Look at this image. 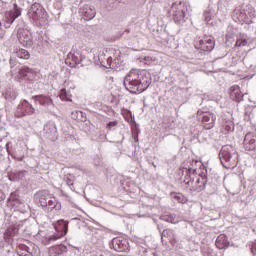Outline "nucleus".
<instances>
[{"instance_id":"f257e3e1","label":"nucleus","mask_w":256,"mask_h":256,"mask_svg":"<svg viewBox=\"0 0 256 256\" xmlns=\"http://www.w3.org/2000/svg\"><path fill=\"white\" fill-rule=\"evenodd\" d=\"M151 81L147 78L145 71L132 69L124 78V86L129 93L137 94L147 91Z\"/></svg>"},{"instance_id":"f03ea898","label":"nucleus","mask_w":256,"mask_h":256,"mask_svg":"<svg viewBox=\"0 0 256 256\" xmlns=\"http://www.w3.org/2000/svg\"><path fill=\"white\" fill-rule=\"evenodd\" d=\"M166 9L168 15L173 17L176 25H183L185 23L186 12L189 11V4L181 0H167Z\"/></svg>"},{"instance_id":"7ed1b4c3","label":"nucleus","mask_w":256,"mask_h":256,"mask_svg":"<svg viewBox=\"0 0 256 256\" xmlns=\"http://www.w3.org/2000/svg\"><path fill=\"white\" fill-rule=\"evenodd\" d=\"M184 186L190 193H201V191H205L207 187V169L203 168V171L199 174V178L192 176H185L184 178Z\"/></svg>"},{"instance_id":"20e7f679","label":"nucleus","mask_w":256,"mask_h":256,"mask_svg":"<svg viewBox=\"0 0 256 256\" xmlns=\"http://www.w3.org/2000/svg\"><path fill=\"white\" fill-rule=\"evenodd\" d=\"M220 161L223 167L225 169H235L237 166V158L239 155H237V152H235V149L231 146H224L222 147L220 153H219Z\"/></svg>"},{"instance_id":"39448f33","label":"nucleus","mask_w":256,"mask_h":256,"mask_svg":"<svg viewBox=\"0 0 256 256\" xmlns=\"http://www.w3.org/2000/svg\"><path fill=\"white\" fill-rule=\"evenodd\" d=\"M27 15L29 19H32L34 23H37L38 25H45V23H47V19H49L45 8H42L41 5L37 3L31 6Z\"/></svg>"},{"instance_id":"423d86ee","label":"nucleus","mask_w":256,"mask_h":256,"mask_svg":"<svg viewBox=\"0 0 256 256\" xmlns=\"http://www.w3.org/2000/svg\"><path fill=\"white\" fill-rule=\"evenodd\" d=\"M53 228L55 229L56 233L46 238L48 244L55 243V241H58V239H61L67 235V232L69 231V222L63 219L58 220L53 223Z\"/></svg>"},{"instance_id":"0eeeda50","label":"nucleus","mask_w":256,"mask_h":256,"mask_svg":"<svg viewBox=\"0 0 256 256\" xmlns=\"http://www.w3.org/2000/svg\"><path fill=\"white\" fill-rule=\"evenodd\" d=\"M22 13H23V8L19 7L17 3H14L13 9H11L10 11H6L4 13L3 22L6 29H9V27H11V24L15 23V20L21 17Z\"/></svg>"},{"instance_id":"6e6552de","label":"nucleus","mask_w":256,"mask_h":256,"mask_svg":"<svg viewBox=\"0 0 256 256\" xmlns=\"http://www.w3.org/2000/svg\"><path fill=\"white\" fill-rule=\"evenodd\" d=\"M197 119L201 121L204 129H213V127H215V122L217 121V116L213 112L198 110Z\"/></svg>"},{"instance_id":"1a4fd4ad","label":"nucleus","mask_w":256,"mask_h":256,"mask_svg":"<svg viewBox=\"0 0 256 256\" xmlns=\"http://www.w3.org/2000/svg\"><path fill=\"white\" fill-rule=\"evenodd\" d=\"M232 17L236 23H249V17H255V11L253 8L251 9V12H246L241 8H236Z\"/></svg>"},{"instance_id":"9d476101","label":"nucleus","mask_w":256,"mask_h":256,"mask_svg":"<svg viewBox=\"0 0 256 256\" xmlns=\"http://www.w3.org/2000/svg\"><path fill=\"white\" fill-rule=\"evenodd\" d=\"M111 249L117 251L118 253H123L125 251H130L129 241L123 237H116L110 242Z\"/></svg>"},{"instance_id":"9b49d317","label":"nucleus","mask_w":256,"mask_h":256,"mask_svg":"<svg viewBox=\"0 0 256 256\" xmlns=\"http://www.w3.org/2000/svg\"><path fill=\"white\" fill-rule=\"evenodd\" d=\"M36 73L33 69L29 68L28 66H23L19 72L18 75L15 76L16 81H28V83H31L32 81H35Z\"/></svg>"},{"instance_id":"f8f14e48","label":"nucleus","mask_w":256,"mask_h":256,"mask_svg":"<svg viewBox=\"0 0 256 256\" xmlns=\"http://www.w3.org/2000/svg\"><path fill=\"white\" fill-rule=\"evenodd\" d=\"M35 113V108L33 104L29 103L27 100H22L18 105L16 110V117H25L27 115H33Z\"/></svg>"},{"instance_id":"ddd939ff","label":"nucleus","mask_w":256,"mask_h":256,"mask_svg":"<svg viewBox=\"0 0 256 256\" xmlns=\"http://www.w3.org/2000/svg\"><path fill=\"white\" fill-rule=\"evenodd\" d=\"M17 37L23 47H31L33 45V36L29 30L19 28Z\"/></svg>"},{"instance_id":"4468645a","label":"nucleus","mask_w":256,"mask_h":256,"mask_svg":"<svg viewBox=\"0 0 256 256\" xmlns=\"http://www.w3.org/2000/svg\"><path fill=\"white\" fill-rule=\"evenodd\" d=\"M44 137L49 141H56L57 137H59L55 122L50 121L44 126Z\"/></svg>"},{"instance_id":"2eb2a0df","label":"nucleus","mask_w":256,"mask_h":256,"mask_svg":"<svg viewBox=\"0 0 256 256\" xmlns=\"http://www.w3.org/2000/svg\"><path fill=\"white\" fill-rule=\"evenodd\" d=\"M81 61H83V57L79 52H70L65 60V63L74 69V67L80 65Z\"/></svg>"},{"instance_id":"dca6fc26","label":"nucleus","mask_w":256,"mask_h":256,"mask_svg":"<svg viewBox=\"0 0 256 256\" xmlns=\"http://www.w3.org/2000/svg\"><path fill=\"white\" fill-rule=\"evenodd\" d=\"M228 93L230 98L236 103H241L243 101V92H241V88L239 85H233L229 88Z\"/></svg>"},{"instance_id":"f3484780","label":"nucleus","mask_w":256,"mask_h":256,"mask_svg":"<svg viewBox=\"0 0 256 256\" xmlns=\"http://www.w3.org/2000/svg\"><path fill=\"white\" fill-rule=\"evenodd\" d=\"M32 99L35 101V103H39V105L45 108L53 105V99H51V96L41 94L33 96Z\"/></svg>"},{"instance_id":"a211bd4d","label":"nucleus","mask_w":256,"mask_h":256,"mask_svg":"<svg viewBox=\"0 0 256 256\" xmlns=\"http://www.w3.org/2000/svg\"><path fill=\"white\" fill-rule=\"evenodd\" d=\"M199 45L201 51H213L215 49V41L211 38L200 40Z\"/></svg>"},{"instance_id":"6ab92c4d","label":"nucleus","mask_w":256,"mask_h":256,"mask_svg":"<svg viewBox=\"0 0 256 256\" xmlns=\"http://www.w3.org/2000/svg\"><path fill=\"white\" fill-rule=\"evenodd\" d=\"M36 199L38 200V203L41 205V207H47V202L51 199V195L49 192L44 190L36 195Z\"/></svg>"},{"instance_id":"aec40b11","label":"nucleus","mask_w":256,"mask_h":256,"mask_svg":"<svg viewBox=\"0 0 256 256\" xmlns=\"http://www.w3.org/2000/svg\"><path fill=\"white\" fill-rule=\"evenodd\" d=\"M251 137V134H247L244 138V147L246 151H255L256 141Z\"/></svg>"},{"instance_id":"412c9836","label":"nucleus","mask_w":256,"mask_h":256,"mask_svg":"<svg viewBox=\"0 0 256 256\" xmlns=\"http://www.w3.org/2000/svg\"><path fill=\"white\" fill-rule=\"evenodd\" d=\"M216 247L218 249H225L229 247V240L225 234H220L216 239Z\"/></svg>"},{"instance_id":"4be33fe9","label":"nucleus","mask_w":256,"mask_h":256,"mask_svg":"<svg viewBox=\"0 0 256 256\" xmlns=\"http://www.w3.org/2000/svg\"><path fill=\"white\" fill-rule=\"evenodd\" d=\"M51 253L54 254V256H64L65 253H67V246L61 244L57 246H53L51 248Z\"/></svg>"},{"instance_id":"5701e85b","label":"nucleus","mask_w":256,"mask_h":256,"mask_svg":"<svg viewBox=\"0 0 256 256\" xmlns=\"http://www.w3.org/2000/svg\"><path fill=\"white\" fill-rule=\"evenodd\" d=\"M162 237H168L169 242L171 245H175L177 243V236H175V231L171 229H166L162 232Z\"/></svg>"},{"instance_id":"b1692460","label":"nucleus","mask_w":256,"mask_h":256,"mask_svg":"<svg viewBox=\"0 0 256 256\" xmlns=\"http://www.w3.org/2000/svg\"><path fill=\"white\" fill-rule=\"evenodd\" d=\"M47 207H49L51 211H53V209L55 211H61V203L57 202V200L51 196L47 202Z\"/></svg>"},{"instance_id":"393cba45","label":"nucleus","mask_w":256,"mask_h":256,"mask_svg":"<svg viewBox=\"0 0 256 256\" xmlns=\"http://www.w3.org/2000/svg\"><path fill=\"white\" fill-rule=\"evenodd\" d=\"M160 219L162 221H165L166 223H172L174 225L176 223H179V218H177V216L175 214L162 215V216H160Z\"/></svg>"},{"instance_id":"a878e982","label":"nucleus","mask_w":256,"mask_h":256,"mask_svg":"<svg viewBox=\"0 0 256 256\" xmlns=\"http://www.w3.org/2000/svg\"><path fill=\"white\" fill-rule=\"evenodd\" d=\"M17 228L15 226H10L4 233V239H9L11 237H15L17 235Z\"/></svg>"},{"instance_id":"bb28decb","label":"nucleus","mask_w":256,"mask_h":256,"mask_svg":"<svg viewBox=\"0 0 256 256\" xmlns=\"http://www.w3.org/2000/svg\"><path fill=\"white\" fill-rule=\"evenodd\" d=\"M15 53L19 59H29V57H31V55L29 54V51L23 48L16 49Z\"/></svg>"},{"instance_id":"cd10ccee","label":"nucleus","mask_w":256,"mask_h":256,"mask_svg":"<svg viewBox=\"0 0 256 256\" xmlns=\"http://www.w3.org/2000/svg\"><path fill=\"white\" fill-rule=\"evenodd\" d=\"M3 95L6 101H15L17 99V93L13 89H8Z\"/></svg>"},{"instance_id":"c85d7f7f","label":"nucleus","mask_w":256,"mask_h":256,"mask_svg":"<svg viewBox=\"0 0 256 256\" xmlns=\"http://www.w3.org/2000/svg\"><path fill=\"white\" fill-rule=\"evenodd\" d=\"M59 97L61 101H71V94L67 92V89L62 88L60 90Z\"/></svg>"},{"instance_id":"c756f323","label":"nucleus","mask_w":256,"mask_h":256,"mask_svg":"<svg viewBox=\"0 0 256 256\" xmlns=\"http://www.w3.org/2000/svg\"><path fill=\"white\" fill-rule=\"evenodd\" d=\"M66 185L70 187V189H73V183L75 182V176L73 174H68L65 177Z\"/></svg>"},{"instance_id":"7c9ffc66","label":"nucleus","mask_w":256,"mask_h":256,"mask_svg":"<svg viewBox=\"0 0 256 256\" xmlns=\"http://www.w3.org/2000/svg\"><path fill=\"white\" fill-rule=\"evenodd\" d=\"M213 15H215V12H213V10L208 9L204 12V21H206V23H209V21H211V19H213Z\"/></svg>"},{"instance_id":"2f4dec72","label":"nucleus","mask_w":256,"mask_h":256,"mask_svg":"<svg viewBox=\"0 0 256 256\" xmlns=\"http://www.w3.org/2000/svg\"><path fill=\"white\" fill-rule=\"evenodd\" d=\"M143 63H145V65H155V63L157 62V58L155 57H151V56H146L143 58Z\"/></svg>"},{"instance_id":"473e14b6","label":"nucleus","mask_w":256,"mask_h":256,"mask_svg":"<svg viewBox=\"0 0 256 256\" xmlns=\"http://www.w3.org/2000/svg\"><path fill=\"white\" fill-rule=\"evenodd\" d=\"M85 17H88V19H93L95 17V10L91 9V7L86 6Z\"/></svg>"},{"instance_id":"72a5a7b5","label":"nucleus","mask_w":256,"mask_h":256,"mask_svg":"<svg viewBox=\"0 0 256 256\" xmlns=\"http://www.w3.org/2000/svg\"><path fill=\"white\" fill-rule=\"evenodd\" d=\"M13 205H15L16 207H18V209H20L21 213H25V211H27L25 209V204L23 202H21V200H14Z\"/></svg>"},{"instance_id":"f704fd0d","label":"nucleus","mask_w":256,"mask_h":256,"mask_svg":"<svg viewBox=\"0 0 256 256\" xmlns=\"http://www.w3.org/2000/svg\"><path fill=\"white\" fill-rule=\"evenodd\" d=\"M247 45V38H239L236 43H235V47H246Z\"/></svg>"},{"instance_id":"c9c22d12","label":"nucleus","mask_w":256,"mask_h":256,"mask_svg":"<svg viewBox=\"0 0 256 256\" xmlns=\"http://www.w3.org/2000/svg\"><path fill=\"white\" fill-rule=\"evenodd\" d=\"M174 199L178 203H185L187 201V198H185V196H183V194H181V193L175 194Z\"/></svg>"},{"instance_id":"e433bc0d","label":"nucleus","mask_w":256,"mask_h":256,"mask_svg":"<svg viewBox=\"0 0 256 256\" xmlns=\"http://www.w3.org/2000/svg\"><path fill=\"white\" fill-rule=\"evenodd\" d=\"M195 173H197V169L195 168H188L186 169V177H193V175H195Z\"/></svg>"},{"instance_id":"4c0bfd02","label":"nucleus","mask_w":256,"mask_h":256,"mask_svg":"<svg viewBox=\"0 0 256 256\" xmlns=\"http://www.w3.org/2000/svg\"><path fill=\"white\" fill-rule=\"evenodd\" d=\"M118 125V122L117 121H112V122H109L107 124V129H113V127H117Z\"/></svg>"},{"instance_id":"58836bf2","label":"nucleus","mask_w":256,"mask_h":256,"mask_svg":"<svg viewBox=\"0 0 256 256\" xmlns=\"http://www.w3.org/2000/svg\"><path fill=\"white\" fill-rule=\"evenodd\" d=\"M16 179H23L25 177V172L21 171L15 174Z\"/></svg>"},{"instance_id":"ea45409f","label":"nucleus","mask_w":256,"mask_h":256,"mask_svg":"<svg viewBox=\"0 0 256 256\" xmlns=\"http://www.w3.org/2000/svg\"><path fill=\"white\" fill-rule=\"evenodd\" d=\"M26 249V251L28 252V253H30V255H32V256H37V254L35 253V252H31L30 250V248L29 247H26L25 248Z\"/></svg>"},{"instance_id":"a19ab883","label":"nucleus","mask_w":256,"mask_h":256,"mask_svg":"<svg viewBox=\"0 0 256 256\" xmlns=\"http://www.w3.org/2000/svg\"><path fill=\"white\" fill-rule=\"evenodd\" d=\"M4 35H5V33H3V29H1V31H0V39H3Z\"/></svg>"},{"instance_id":"79ce46f5","label":"nucleus","mask_w":256,"mask_h":256,"mask_svg":"<svg viewBox=\"0 0 256 256\" xmlns=\"http://www.w3.org/2000/svg\"><path fill=\"white\" fill-rule=\"evenodd\" d=\"M111 63H113V58L109 57L108 58V64L111 65Z\"/></svg>"},{"instance_id":"37998d69","label":"nucleus","mask_w":256,"mask_h":256,"mask_svg":"<svg viewBox=\"0 0 256 256\" xmlns=\"http://www.w3.org/2000/svg\"><path fill=\"white\" fill-rule=\"evenodd\" d=\"M252 251H255V253H256V244H254V245L252 246Z\"/></svg>"},{"instance_id":"c03bdc74","label":"nucleus","mask_w":256,"mask_h":256,"mask_svg":"<svg viewBox=\"0 0 256 256\" xmlns=\"http://www.w3.org/2000/svg\"><path fill=\"white\" fill-rule=\"evenodd\" d=\"M227 131H231V126H226Z\"/></svg>"},{"instance_id":"a18cd8bd","label":"nucleus","mask_w":256,"mask_h":256,"mask_svg":"<svg viewBox=\"0 0 256 256\" xmlns=\"http://www.w3.org/2000/svg\"><path fill=\"white\" fill-rule=\"evenodd\" d=\"M10 199H13V195L10 196Z\"/></svg>"},{"instance_id":"49530a36","label":"nucleus","mask_w":256,"mask_h":256,"mask_svg":"<svg viewBox=\"0 0 256 256\" xmlns=\"http://www.w3.org/2000/svg\"><path fill=\"white\" fill-rule=\"evenodd\" d=\"M0 201H1V198H0Z\"/></svg>"}]
</instances>
